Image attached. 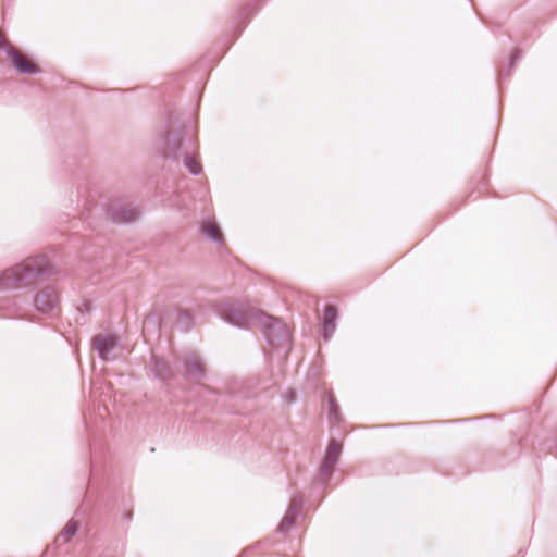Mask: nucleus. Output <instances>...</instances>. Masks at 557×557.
Returning a JSON list of instances; mask_svg holds the SVG:
<instances>
[{"label": "nucleus", "instance_id": "13", "mask_svg": "<svg viewBox=\"0 0 557 557\" xmlns=\"http://www.w3.org/2000/svg\"><path fill=\"white\" fill-rule=\"evenodd\" d=\"M201 232L210 240H212L216 244H222L223 237H222L220 227L218 226L216 223L211 222V221L205 222L201 226Z\"/></svg>", "mask_w": 557, "mask_h": 557}, {"label": "nucleus", "instance_id": "14", "mask_svg": "<svg viewBox=\"0 0 557 557\" xmlns=\"http://www.w3.org/2000/svg\"><path fill=\"white\" fill-rule=\"evenodd\" d=\"M341 454H342V444L339 442H337L336 440H331L329 442V445H327V448L325 451V457H327L331 460H334L335 462H338Z\"/></svg>", "mask_w": 557, "mask_h": 557}, {"label": "nucleus", "instance_id": "3", "mask_svg": "<svg viewBox=\"0 0 557 557\" xmlns=\"http://www.w3.org/2000/svg\"><path fill=\"white\" fill-rule=\"evenodd\" d=\"M48 260L45 256H36L8 268L0 273V290L30 286L38 277L48 272Z\"/></svg>", "mask_w": 557, "mask_h": 557}, {"label": "nucleus", "instance_id": "2", "mask_svg": "<svg viewBox=\"0 0 557 557\" xmlns=\"http://www.w3.org/2000/svg\"><path fill=\"white\" fill-rule=\"evenodd\" d=\"M215 311L222 320L231 325L240 329L258 326L271 348H289V330L280 319L268 315L243 301L222 302L216 306Z\"/></svg>", "mask_w": 557, "mask_h": 557}, {"label": "nucleus", "instance_id": "6", "mask_svg": "<svg viewBox=\"0 0 557 557\" xmlns=\"http://www.w3.org/2000/svg\"><path fill=\"white\" fill-rule=\"evenodd\" d=\"M301 505H302L301 495L298 494V495L293 496L289 507L287 509V512L283 517V519L278 525L280 533H286L294 527L295 519L299 513V509H300Z\"/></svg>", "mask_w": 557, "mask_h": 557}, {"label": "nucleus", "instance_id": "8", "mask_svg": "<svg viewBox=\"0 0 557 557\" xmlns=\"http://www.w3.org/2000/svg\"><path fill=\"white\" fill-rule=\"evenodd\" d=\"M94 348L102 360H108L109 355L117 346V338L113 335L99 334L94 338Z\"/></svg>", "mask_w": 557, "mask_h": 557}, {"label": "nucleus", "instance_id": "11", "mask_svg": "<svg viewBox=\"0 0 557 557\" xmlns=\"http://www.w3.org/2000/svg\"><path fill=\"white\" fill-rule=\"evenodd\" d=\"M151 371L157 379L162 381L169 380L173 375L169 362L157 357L151 359Z\"/></svg>", "mask_w": 557, "mask_h": 557}, {"label": "nucleus", "instance_id": "5", "mask_svg": "<svg viewBox=\"0 0 557 557\" xmlns=\"http://www.w3.org/2000/svg\"><path fill=\"white\" fill-rule=\"evenodd\" d=\"M8 58L18 74L32 75L40 71L37 64L22 54L15 47H8Z\"/></svg>", "mask_w": 557, "mask_h": 557}, {"label": "nucleus", "instance_id": "12", "mask_svg": "<svg viewBox=\"0 0 557 557\" xmlns=\"http://www.w3.org/2000/svg\"><path fill=\"white\" fill-rule=\"evenodd\" d=\"M336 465L337 462L324 456L323 461L320 465L318 474V481L320 484H326L330 481Z\"/></svg>", "mask_w": 557, "mask_h": 557}, {"label": "nucleus", "instance_id": "18", "mask_svg": "<svg viewBox=\"0 0 557 557\" xmlns=\"http://www.w3.org/2000/svg\"><path fill=\"white\" fill-rule=\"evenodd\" d=\"M8 47H13L5 38L4 34L0 30V49H4L8 53Z\"/></svg>", "mask_w": 557, "mask_h": 557}, {"label": "nucleus", "instance_id": "16", "mask_svg": "<svg viewBox=\"0 0 557 557\" xmlns=\"http://www.w3.org/2000/svg\"><path fill=\"white\" fill-rule=\"evenodd\" d=\"M329 418L335 423L341 421L339 407L332 394L329 396Z\"/></svg>", "mask_w": 557, "mask_h": 557}, {"label": "nucleus", "instance_id": "7", "mask_svg": "<svg viewBox=\"0 0 557 557\" xmlns=\"http://www.w3.org/2000/svg\"><path fill=\"white\" fill-rule=\"evenodd\" d=\"M183 363L186 369V374L190 377H202L205 376V364L200 357L195 351H188L183 357Z\"/></svg>", "mask_w": 557, "mask_h": 557}, {"label": "nucleus", "instance_id": "19", "mask_svg": "<svg viewBox=\"0 0 557 557\" xmlns=\"http://www.w3.org/2000/svg\"><path fill=\"white\" fill-rule=\"evenodd\" d=\"M202 388L207 392H210L209 387L203 386Z\"/></svg>", "mask_w": 557, "mask_h": 557}, {"label": "nucleus", "instance_id": "9", "mask_svg": "<svg viewBox=\"0 0 557 557\" xmlns=\"http://www.w3.org/2000/svg\"><path fill=\"white\" fill-rule=\"evenodd\" d=\"M140 212L135 207H119L113 208L110 212V218L114 223H132L136 221Z\"/></svg>", "mask_w": 557, "mask_h": 557}, {"label": "nucleus", "instance_id": "17", "mask_svg": "<svg viewBox=\"0 0 557 557\" xmlns=\"http://www.w3.org/2000/svg\"><path fill=\"white\" fill-rule=\"evenodd\" d=\"M178 319L184 324V329L187 330L190 327L193 319L189 312L183 310L178 311Z\"/></svg>", "mask_w": 557, "mask_h": 557}, {"label": "nucleus", "instance_id": "10", "mask_svg": "<svg viewBox=\"0 0 557 557\" xmlns=\"http://www.w3.org/2000/svg\"><path fill=\"white\" fill-rule=\"evenodd\" d=\"M337 321V310L334 306H326L322 336L325 341H329L335 332Z\"/></svg>", "mask_w": 557, "mask_h": 557}, {"label": "nucleus", "instance_id": "15", "mask_svg": "<svg viewBox=\"0 0 557 557\" xmlns=\"http://www.w3.org/2000/svg\"><path fill=\"white\" fill-rule=\"evenodd\" d=\"M78 530V523L76 521H69L66 525L63 528L62 533L58 536L57 541H61L62 539L66 542L69 539L74 536Z\"/></svg>", "mask_w": 557, "mask_h": 557}, {"label": "nucleus", "instance_id": "1", "mask_svg": "<svg viewBox=\"0 0 557 557\" xmlns=\"http://www.w3.org/2000/svg\"><path fill=\"white\" fill-rule=\"evenodd\" d=\"M195 136L189 119L181 120L174 111L166 110L158 124L157 147L163 158L183 159L184 166L198 175L202 168L194 157L197 149Z\"/></svg>", "mask_w": 557, "mask_h": 557}, {"label": "nucleus", "instance_id": "4", "mask_svg": "<svg viewBox=\"0 0 557 557\" xmlns=\"http://www.w3.org/2000/svg\"><path fill=\"white\" fill-rule=\"evenodd\" d=\"M59 295L52 287H46L34 297L36 310L42 314H54L59 309Z\"/></svg>", "mask_w": 557, "mask_h": 557}]
</instances>
